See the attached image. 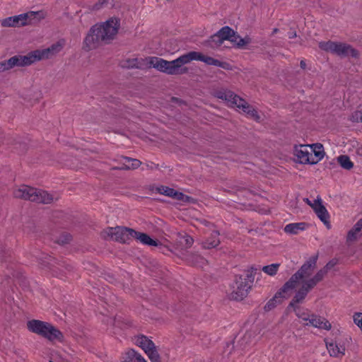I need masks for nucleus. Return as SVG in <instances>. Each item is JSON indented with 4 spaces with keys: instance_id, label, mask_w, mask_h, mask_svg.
Returning a JSON list of instances; mask_svg holds the SVG:
<instances>
[{
    "instance_id": "nucleus-1",
    "label": "nucleus",
    "mask_w": 362,
    "mask_h": 362,
    "mask_svg": "<svg viewBox=\"0 0 362 362\" xmlns=\"http://www.w3.org/2000/svg\"><path fill=\"white\" fill-rule=\"evenodd\" d=\"M317 257H313L306 261L301 267L286 281L281 288L276 293L274 296L270 299L264 305V310L269 311L274 309L277 305L288 298L295 288H298L293 300L289 306H294V304L302 302L307 294L327 274L328 269L332 267L330 263L320 269L315 275L311 277L316 267Z\"/></svg>"
},
{
    "instance_id": "nucleus-2",
    "label": "nucleus",
    "mask_w": 362,
    "mask_h": 362,
    "mask_svg": "<svg viewBox=\"0 0 362 362\" xmlns=\"http://www.w3.org/2000/svg\"><path fill=\"white\" fill-rule=\"evenodd\" d=\"M148 64L157 70L169 75H180L187 71V68H182L184 64L192 61H201L208 65L221 67L224 69H230V64L221 62L211 57L204 56L201 52L192 51L180 56L173 61H167L162 58L151 57L148 59Z\"/></svg>"
},
{
    "instance_id": "nucleus-3",
    "label": "nucleus",
    "mask_w": 362,
    "mask_h": 362,
    "mask_svg": "<svg viewBox=\"0 0 362 362\" xmlns=\"http://www.w3.org/2000/svg\"><path fill=\"white\" fill-rule=\"evenodd\" d=\"M214 95L218 99L225 100L229 106L235 107L242 110L249 118L259 121L260 117L257 110L244 99L234 94L233 92L226 89H221L215 91Z\"/></svg>"
},
{
    "instance_id": "nucleus-4",
    "label": "nucleus",
    "mask_w": 362,
    "mask_h": 362,
    "mask_svg": "<svg viewBox=\"0 0 362 362\" xmlns=\"http://www.w3.org/2000/svg\"><path fill=\"white\" fill-rule=\"evenodd\" d=\"M13 195L18 199H28L42 204H50L59 199L58 196L28 185H21L13 188Z\"/></svg>"
},
{
    "instance_id": "nucleus-5",
    "label": "nucleus",
    "mask_w": 362,
    "mask_h": 362,
    "mask_svg": "<svg viewBox=\"0 0 362 362\" xmlns=\"http://www.w3.org/2000/svg\"><path fill=\"white\" fill-rule=\"evenodd\" d=\"M27 327L31 332L40 335L49 341H61L63 338L62 333L47 322L31 320L27 322Z\"/></svg>"
},
{
    "instance_id": "nucleus-6",
    "label": "nucleus",
    "mask_w": 362,
    "mask_h": 362,
    "mask_svg": "<svg viewBox=\"0 0 362 362\" xmlns=\"http://www.w3.org/2000/svg\"><path fill=\"white\" fill-rule=\"evenodd\" d=\"M45 18V13L42 11H29L17 16L6 18L1 21L4 27H19L34 24Z\"/></svg>"
},
{
    "instance_id": "nucleus-7",
    "label": "nucleus",
    "mask_w": 362,
    "mask_h": 362,
    "mask_svg": "<svg viewBox=\"0 0 362 362\" xmlns=\"http://www.w3.org/2000/svg\"><path fill=\"white\" fill-rule=\"evenodd\" d=\"M133 235H136V230L122 226L109 227L101 233V236L103 239L122 243H128L133 238Z\"/></svg>"
},
{
    "instance_id": "nucleus-8",
    "label": "nucleus",
    "mask_w": 362,
    "mask_h": 362,
    "mask_svg": "<svg viewBox=\"0 0 362 362\" xmlns=\"http://www.w3.org/2000/svg\"><path fill=\"white\" fill-rule=\"evenodd\" d=\"M319 47L326 52H329L334 54L341 57H346L351 56L357 57L358 52L351 45L340 42H320Z\"/></svg>"
},
{
    "instance_id": "nucleus-9",
    "label": "nucleus",
    "mask_w": 362,
    "mask_h": 362,
    "mask_svg": "<svg viewBox=\"0 0 362 362\" xmlns=\"http://www.w3.org/2000/svg\"><path fill=\"white\" fill-rule=\"evenodd\" d=\"M100 35L103 42L109 43L117 36L120 28V21L117 18H110L106 21L94 25Z\"/></svg>"
},
{
    "instance_id": "nucleus-10",
    "label": "nucleus",
    "mask_w": 362,
    "mask_h": 362,
    "mask_svg": "<svg viewBox=\"0 0 362 362\" xmlns=\"http://www.w3.org/2000/svg\"><path fill=\"white\" fill-rule=\"evenodd\" d=\"M62 49V45L59 42H57L52 45L49 47L43 49H36L29 52L26 55L29 65L37 61L51 58L52 57L59 53Z\"/></svg>"
},
{
    "instance_id": "nucleus-11",
    "label": "nucleus",
    "mask_w": 362,
    "mask_h": 362,
    "mask_svg": "<svg viewBox=\"0 0 362 362\" xmlns=\"http://www.w3.org/2000/svg\"><path fill=\"white\" fill-rule=\"evenodd\" d=\"M250 284L246 278L236 276L230 293V298L235 300H242L247 296Z\"/></svg>"
},
{
    "instance_id": "nucleus-12",
    "label": "nucleus",
    "mask_w": 362,
    "mask_h": 362,
    "mask_svg": "<svg viewBox=\"0 0 362 362\" xmlns=\"http://www.w3.org/2000/svg\"><path fill=\"white\" fill-rule=\"evenodd\" d=\"M303 201L308 204L314 210L317 217L324 223L328 228H329V215L322 204V199L320 196H317L313 202L308 198H305Z\"/></svg>"
},
{
    "instance_id": "nucleus-13",
    "label": "nucleus",
    "mask_w": 362,
    "mask_h": 362,
    "mask_svg": "<svg viewBox=\"0 0 362 362\" xmlns=\"http://www.w3.org/2000/svg\"><path fill=\"white\" fill-rule=\"evenodd\" d=\"M325 342L330 356L341 358L345 355L346 346L343 340L325 339Z\"/></svg>"
},
{
    "instance_id": "nucleus-14",
    "label": "nucleus",
    "mask_w": 362,
    "mask_h": 362,
    "mask_svg": "<svg viewBox=\"0 0 362 362\" xmlns=\"http://www.w3.org/2000/svg\"><path fill=\"white\" fill-rule=\"evenodd\" d=\"M103 42L100 33L97 30V27L92 26L86 36L83 42V49L86 52H89L97 49L100 42Z\"/></svg>"
},
{
    "instance_id": "nucleus-15",
    "label": "nucleus",
    "mask_w": 362,
    "mask_h": 362,
    "mask_svg": "<svg viewBox=\"0 0 362 362\" xmlns=\"http://www.w3.org/2000/svg\"><path fill=\"white\" fill-rule=\"evenodd\" d=\"M29 66L26 55H15L7 60L0 62V73L9 71L16 66Z\"/></svg>"
},
{
    "instance_id": "nucleus-16",
    "label": "nucleus",
    "mask_w": 362,
    "mask_h": 362,
    "mask_svg": "<svg viewBox=\"0 0 362 362\" xmlns=\"http://www.w3.org/2000/svg\"><path fill=\"white\" fill-rule=\"evenodd\" d=\"M29 66L26 55H15L7 60L0 62V73L9 71L16 66Z\"/></svg>"
},
{
    "instance_id": "nucleus-17",
    "label": "nucleus",
    "mask_w": 362,
    "mask_h": 362,
    "mask_svg": "<svg viewBox=\"0 0 362 362\" xmlns=\"http://www.w3.org/2000/svg\"><path fill=\"white\" fill-rule=\"evenodd\" d=\"M175 250L181 255H185L187 249L191 247L194 243L193 238L185 233H177Z\"/></svg>"
},
{
    "instance_id": "nucleus-18",
    "label": "nucleus",
    "mask_w": 362,
    "mask_h": 362,
    "mask_svg": "<svg viewBox=\"0 0 362 362\" xmlns=\"http://www.w3.org/2000/svg\"><path fill=\"white\" fill-rule=\"evenodd\" d=\"M294 155L299 163L303 164H312V151L310 145H300L294 148Z\"/></svg>"
},
{
    "instance_id": "nucleus-19",
    "label": "nucleus",
    "mask_w": 362,
    "mask_h": 362,
    "mask_svg": "<svg viewBox=\"0 0 362 362\" xmlns=\"http://www.w3.org/2000/svg\"><path fill=\"white\" fill-rule=\"evenodd\" d=\"M233 33L232 30L228 26H224L219 30L215 35L211 36V42H214L216 45L220 46L223 44L225 40H228L230 37L231 34Z\"/></svg>"
},
{
    "instance_id": "nucleus-20",
    "label": "nucleus",
    "mask_w": 362,
    "mask_h": 362,
    "mask_svg": "<svg viewBox=\"0 0 362 362\" xmlns=\"http://www.w3.org/2000/svg\"><path fill=\"white\" fill-rule=\"evenodd\" d=\"M305 326H313L314 327L329 330L332 328L331 323L325 317L312 314V317L308 322L305 323Z\"/></svg>"
},
{
    "instance_id": "nucleus-21",
    "label": "nucleus",
    "mask_w": 362,
    "mask_h": 362,
    "mask_svg": "<svg viewBox=\"0 0 362 362\" xmlns=\"http://www.w3.org/2000/svg\"><path fill=\"white\" fill-rule=\"evenodd\" d=\"M133 238L136 239L141 243L151 246H161L158 241L153 240L148 235L144 233L136 231V235H133ZM160 250L164 253L165 251H168L169 249L167 247H160Z\"/></svg>"
},
{
    "instance_id": "nucleus-22",
    "label": "nucleus",
    "mask_w": 362,
    "mask_h": 362,
    "mask_svg": "<svg viewBox=\"0 0 362 362\" xmlns=\"http://www.w3.org/2000/svg\"><path fill=\"white\" fill-rule=\"evenodd\" d=\"M156 190L161 194L174 198L177 200H184L185 197H186L183 193L177 192L174 189L166 186L158 187Z\"/></svg>"
},
{
    "instance_id": "nucleus-23",
    "label": "nucleus",
    "mask_w": 362,
    "mask_h": 362,
    "mask_svg": "<svg viewBox=\"0 0 362 362\" xmlns=\"http://www.w3.org/2000/svg\"><path fill=\"white\" fill-rule=\"evenodd\" d=\"M122 362H147V361L135 350L129 349L122 355Z\"/></svg>"
},
{
    "instance_id": "nucleus-24",
    "label": "nucleus",
    "mask_w": 362,
    "mask_h": 362,
    "mask_svg": "<svg viewBox=\"0 0 362 362\" xmlns=\"http://www.w3.org/2000/svg\"><path fill=\"white\" fill-rule=\"evenodd\" d=\"M308 224L305 222L291 223L284 227V231L288 234H298L300 231L305 230Z\"/></svg>"
},
{
    "instance_id": "nucleus-25",
    "label": "nucleus",
    "mask_w": 362,
    "mask_h": 362,
    "mask_svg": "<svg viewBox=\"0 0 362 362\" xmlns=\"http://www.w3.org/2000/svg\"><path fill=\"white\" fill-rule=\"evenodd\" d=\"M362 235V218L359 219L354 227L348 232L347 241L352 242L356 240Z\"/></svg>"
},
{
    "instance_id": "nucleus-26",
    "label": "nucleus",
    "mask_w": 362,
    "mask_h": 362,
    "mask_svg": "<svg viewBox=\"0 0 362 362\" xmlns=\"http://www.w3.org/2000/svg\"><path fill=\"white\" fill-rule=\"evenodd\" d=\"M310 147L312 151V159L314 160L312 161V164H316L324 157L323 146L322 144H315L310 145Z\"/></svg>"
},
{
    "instance_id": "nucleus-27",
    "label": "nucleus",
    "mask_w": 362,
    "mask_h": 362,
    "mask_svg": "<svg viewBox=\"0 0 362 362\" xmlns=\"http://www.w3.org/2000/svg\"><path fill=\"white\" fill-rule=\"evenodd\" d=\"M121 162L122 166L119 168L122 170H133L138 168L141 163L138 159L131 158L129 157H122Z\"/></svg>"
},
{
    "instance_id": "nucleus-28",
    "label": "nucleus",
    "mask_w": 362,
    "mask_h": 362,
    "mask_svg": "<svg viewBox=\"0 0 362 362\" xmlns=\"http://www.w3.org/2000/svg\"><path fill=\"white\" fill-rule=\"evenodd\" d=\"M184 258L189 264L199 267H203L206 263L204 258L194 253L186 254L184 255Z\"/></svg>"
},
{
    "instance_id": "nucleus-29",
    "label": "nucleus",
    "mask_w": 362,
    "mask_h": 362,
    "mask_svg": "<svg viewBox=\"0 0 362 362\" xmlns=\"http://www.w3.org/2000/svg\"><path fill=\"white\" fill-rule=\"evenodd\" d=\"M135 344L141 347L144 352L149 350L151 348H153L155 344L146 336H139L135 339Z\"/></svg>"
},
{
    "instance_id": "nucleus-30",
    "label": "nucleus",
    "mask_w": 362,
    "mask_h": 362,
    "mask_svg": "<svg viewBox=\"0 0 362 362\" xmlns=\"http://www.w3.org/2000/svg\"><path fill=\"white\" fill-rule=\"evenodd\" d=\"M218 236L219 233L217 230H214L211 234V237L203 243V247L210 249L218 246L220 243Z\"/></svg>"
},
{
    "instance_id": "nucleus-31",
    "label": "nucleus",
    "mask_w": 362,
    "mask_h": 362,
    "mask_svg": "<svg viewBox=\"0 0 362 362\" xmlns=\"http://www.w3.org/2000/svg\"><path fill=\"white\" fill-rule=\"evenodd\" d=\"M294 308L296 316L301 320V322L305 325V322H308L312 317V314L308 310L296 307L295 305L292 306Z\"/></svg>"
},
{
    "instance_id": "nucleus-32",
    "label": "nucleus",
    "mask_w": 362,
    "mask_h": 362,
    "mask_svg": "<svg viewBox=\"0 0 362 362\" xmlns=\"http://www.w3.org/2000/svg\"><path fill=\"white\" fill-rule=\"evenodd\" d=\"M337 160L340 166L345 170H351L354 167L353 162L346 155H341L337 158Z\"/></svg>"
},
{
    "instance_id": "nucleus-33",
    "label": "nucleus",
    "mask_w": 362,
    "mask_h": 362,
    "mask_svg": "<svg viewBox=\"0 0 362 362\" xmlns=\"http://www.w3.org/2000/svg\"><path fill=\"white\" fill-rule=\"evenodd\" d=\"M230 37V38L228 40L235 44L238 47H242L250 42L249 37L242 38L239 35H236L234 31Z\"/></svg>"
},
{
    "instance_id": "nucleus-34",
    "label": "nucleus",
    "mask_w": 362,
    "mask_h": 362,
    "mask_svg": "<svg viewBox=\"0 0 362 362\" xmlns=\"http://www.w3.org/2000/svg\"><path fill=\"white\" fill-rule=\"evenodd\" d=\"M280 267L279 263H274L262 267V271L269 276H273L276 275Z\"/></svg>"
},
{
    "instance_id": "nucleus-35",
    "label": "nucleus",
    "mask_w": 362,
    "mask_h": 362,
    "mask_svg": "<svg viewBox=\"0 0 362 362\" xmlns=\"http://www.w3.org/2000/svg\"><path fill=\"white\" fill-rule=\"evenodd\" d=\"M145 353L148 356L151 362H158L160 361V357L156 345L153 346V348H151L149 350L146 351Z\"/></svg>"
},
{
    "instance_id": "nucleus-36",
    "label": "nucleus",
    "mask_w": 362,
    "mask_h": 362,
    "mask_svg": "<svg viewBox=\"0 0 362 362\" xmlns=\"http://www.w3.org/2000/svg\"><path fill=\"white\" fill-rule=\"evenodd\" d=\"M110 5L109 0H98L93 6V11H99L109 7Z\"/></svg>"
},
{
    "instance_id": "nucleus-37",
    "label": "nucleus",
    "mask_w": 362,
    "mask_h": 362,
    "mask_svg": "<svg viewBox=\"0 0 362 362\" xmlns=\"http://www.w3.org/2000/svg\"><path fill=\"white\" fill-rule=\"evenodd\" d=\"M122 66L127 69H133L138 67L137 59H127L122 62Z\"/></svg>"
},
{
    "instance_id": "nucleus-38",
    "label": "nucleus",
    "mask_w": 362,
    "mask_h": 362,
    "mask_svg": "<svg viewBox=\"0 0 362 362\" xmlns=\"http://www.w3.org/2000/svg\"><path fill=\"white\" fill-rule=\"evenodd\" d=\"M350 120L354 122H362V111H356L350 117Z\"/></svg>"
},
{
    "instance_id": "nucleus-39",
    "label": "nucleus",
    "mask_w": 362,
    "mask_h": 362,
    "mask_svg": "<svg viewBox=\"0 0 362 362\" xmlns=\"http://www.w3.org/2000/svg\"><path fill=\"white\" fill-rule=\"evenodd\" d=\"M354 322L362 331V313H357L354 314Z\"/></svg>"
},
{
    "instance_id": "nucleus-40",
    "label": "nucleus",
    "mask_w": 362,
    "mask_h": 362,
    "mask_svg": "<svg viewBox=\"0 0 362 362\" xmlns=\"http://www.w3.org/2000/svg\"><path fill=\"white\" fill-rule=\"evenodd\" d=\"M296 37V33L295 31H291L288 33V37L292 39Z\"/></svg>"
},
{
    "instance_id": "nucleus-41",
    "label": "nucleus",
    "mask_w": 362,
    "mask_h": 362,
    "mask_svg": "<svg viewBox=\"0 0 362 362\" xmlns=\"http://www.w3.org/2000/svg\"><path fill=\"white\" fill-rule=\"evenodd\" d=\"M300 66L302 69H305L306 67V64H305V62L304 60H301L300 61Z\"/></svg>"
},
{
    "instance_id": "nucleus-42",
    "label": "nucleus",
    "mask_w": 362,
    "mask_h": 362,
    "mask_svg": "<svg viewBox=\"0 0 362 362\" xmlns=\"http://www.w3.org/2000/svg\"><path fill=\"white\" fill-rule=\"evenodd\" d=\"M278 30H278L277 28H274V29L273 30V31H272V35H274V34L278 32Z\"/></svg>"
},
{
    "instance_id": "nucleus-43",
    "label": "nucleus",
    "mask_w": 362,
    "mask_h": 362,
    "mask_svg": "<svg viewBox=\"0 0 362 362\" xmlns=\"http://www.w3.org/2000/svg\"><path fill=\"white\" fill-rule=\"evenodd\" d=\"M49 362H53V361H50Z\"/></svg>"
}]
</instances>
